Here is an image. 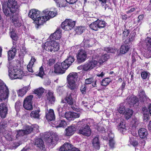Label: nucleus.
Here are the masks:
<instances>
[{
	"instance_id": "nucleus-7",
	"label": "nucleus",
	"mask_w": 151,
	"mask_h": 151,
	"mask_svg": "<svg viewBox=\"0 0 151 151\" xmlns=\"http://www.w3.org/2000/svg\"><path fill=\"white\" fill-rule=\"evenodd\" d=\"M144 45V48L148 52L145 53V56L147 58L151 57V37H148L146 38Z\"/></svg>"
},
{
	"instance_id": "nucleus-22",
	"label": "nucleus",
	"mask_w": 151,
	"mask_h": 151,
	"mask_svg": "<svg viewBox=\"0 0 151 151\" xmlns=\"http://www.w3.org/2000/svg\"><path fill=\"white\" fill-rule=\"evenodd\" d=\"M54 71L55 73L58 74H63L65 73V70L62 68L59 63H58L55 65Z\"/></svg>"
},
{
	"instance_id": "nucleus-58",
	"label": "nucleus",
	"mask_w": 151,
	"mask_h": 151,
	"mask_svg": "<svg viewBox=\"0 0 151 151\" xmlns=\"http://www.w3.org/2000/svg\"><path fill=\"white\" fill-rule=\"evenodd\" d=\"M21 106V104L19 101H17L15 104V109L17 111H19Z\"/></svg>"
},
{
	"instance_id": "nucleus-30",
	"label": "nucleus",
	"mask_w": 151,
	"mask_h": 151,
	"mask_svg": "<svg viewBox=\"0 0 151 151\" xmlns=\"http://www.w3.org/2000/svg\"><path fill=\"white\" fill-rule=\"evenodd\" d=\"M16 79H21L23 77L24 75L23 71L20 69H15Z\"/></svg>"
},
{
	"instance_id": "nucleus-60",
	"label": "nucleus",
	"mask_w": 151,
	"mask_h": 151,
	"mask_svg": "<svg viewBox=\"0 0 151 151\" xmlns=\"http://www.w3.org/2000/svg\"><path fill=\"white\" fill-rule=\"evenodd\" d=\"M104 50L107 52L113 53L115 51L114 49L111 47H106L104 48Z\"/></svg>"
},
{
	"instance_id": "nucleus-34",
	"label": "nucleus",
	"mask_w": 151,
	"mask_h": 151,
	"mask_svg": "<svg viewBox=\"0 0 151 151\" xmlns=\"http://www.w3.org/2000/svg\"><path fill=\"white\" fill-rule=\"evenodd\" d=\"M7 127V122L4 120L0 123V133H3L6 131L5 129Z\"/></svg>"
},
{
	"instance_id": "nucleus-13",
	"label": "nucleus",
	"mask_w": 151,
	"mask_h": 151,
	"mask_svg": "<svg viewBox=\"0 0 151 151\" xmlns=\"http://www.w3.org/2000/svg\"><path fill=\"white\" fill-rule=\"evenodd\" d=\"M65 116L67 119L70 121L73 120L75 118L79 117L80 114H79L74 112L69 111L68 112H66Z\"/></svg>"
},
{
	"instance_id": "nucleus-38",
	"label": "nucleus",
	"mask_w": 151,
	"mask_h": 151,
	"mask_svg": "<svg viewBox=\"0 0 151 151\" xmlns=\"http://www.w3.org/2000/svg\"><path fill=\"white\" fill-rule=\"evenodd\" d=\"M57 127H64L66 124V122L63 119H59L58 121H56Z\"/></svg>"
},
{
	"instance_id": "nucleus-36",
	"label": "nucleus",
	"mask_w": 151,
	"mask_h": 151,
	"mask_svg": "<svg viewBox=\"0 0 151 151\" xmlns=\"http://www.w3.org/2000/svg\"><path fill=\"white\" fill-rule=\"evenodd\" d=\"M15 69L12 68L9 70V75L12 80L16 79Z\"/></svg>"
},
{
	"instance_id": "nucleus-42",
	"label": "nucleus",
	"mask_w": 151,
	"mask_h": 151,
	"mask_svg": "<svg viewBox=\"0 0 151 151\" xmlns=\"http://www.w3.org/2000/svg\"><path fill=\"white\" fill-rule=\"evenodd\" d=\"M33 128L31 126L26 125L24 127L23 130L26 134L30 133L33 131Z\"/></svg>"
},
{
	"instance_id": "nucleus-63",
	"label": "nucleus",
	"mask_w": 151,
	"mask_h": 151,
	"mask_svg": "<svg viewBox=\"0 0 151 151\" xmlns=\"http://www.w3.org/2000/svg\"><path fill=\"white\" fill-rule=\"evenodd\" d=\"M109 145L111 148H113L114 147L115 145V142L113 139H109Z\"/></svg>"
},
{
	"instance_id": "nucleus-26",
	"label": "nucleus",
	"mask_w": 151,
	"mask_h": 151,
	"mask_svg": "<svg viewBox=\"0 0 151 151\" xmlns=\"http://www.w3.org/2000/svg\"><path fill=\"white\" fill-rule=\"evenodd\" d=\"M72 145L68 143H65L59 149L60 151H70L72 148Z\"/></svg>"
},
{
	"instance_id": "nucleus-1",
	"label": "nucleus",
	"mask_w": 151,
	"mask_h": 151,
	"mask_svg": "<svg viewBox=\"0 0 151 151\" xmlns=\"http://www.w3.org/2000/svg\"><path fill=\"white\" fill-rule=\"evenodd\" d=\"M3 11L4 14L7 17L14 16V14H17L19 11L17 2L15 0H8L7 2V6L9 9L7 8L6 6L2 4Z\"/></svg>"
},
{
	"instance_id": "nucleus-25",
	"label": "nucleus",
	"mask_w": 151,
	"mask_h": 151,
	"mask_svg": "<svg viewBox=\"0 0 151 151\" xmlns=\"http://www.w3.org/2000/svg\"><path fill=\"white\" fill-rule=\"evenodd\" d=\"M138 134L140 138L145 139L147 138L148 133L146 129L144 128H141L138 130Z\"/></svg>"
},
{
	"instance_id": "nucleus-62",
	"label": "nucleus",
	"mask_w": 151,
	"mask_h": 151,
	"mask_svg": "<svg viewBox=\"0 0 151 151\" xmlns=\"http://www.w3.org/2000/svg\"><path fill=\"white\" fill-rule=\"evenodd\" d=\"M145 112H143L144 120L145 122H147L150 119V116H149L150 113H148L147 114H145Z\"/></svg>"
},
{
	"instance_id": "nucleus-9",
	"label": "nucleus",
	"mask_w": 151,
	"mask_h": 151,
	"mask_svg": "<svg viewBox=\"0 0 151 151\" xmlns=\"http://www.w3.org/2000/svg\"><path fill=\"white\" fill-rule=\"evenodd\" d=\"M78 134L83 136L89 137L90 136L91 130L88 125H86L84 127H82L78 131Z\"/></svg>"
},
{
	"instance_id": "nucleus-48",
	"label": "nucleus",
	"mask_w": 151,
	"mask_h": 151,
	"mask_svg": "<svg viewBox=\"0 0 151 151\" xmlns=\"http://www.w3.org/2000/svg\"><path fill=\"white\" fill-rule=\"evenodd\" d=\"M85 28L83 26H79L77 27L75 31L78 34H81L85 31Z\"/></svg>"
},
{
	"instance_id": "nucleus-64",
	"label": "nucleus",
	"mask_w": 151,
	"mask_h": 151,
	"mask_svg": "<svg viewBox=\"0 0 151 151\" xmlns=\"http://www.w3.org/2000/svg\"><path fill=\"white\" fill-rule=\"evenodd\" d=\"M125 111V107L123 106H120L118 110L119 112L121 114L124 113Z\"/></svg>"
},
{
	"instance_id": "nucleus-18",
	"label": "nucleus",
	"mask_w": 151,
	"mask_h": 151,
	"mask_svg": "<svg viewBox=\"0 0 151 151\" xmlns=\"http://www.w3.org/2000/svg\"><path fill=\"white\" fill-rule=\"evenodd\" d=\"M138 96L140 101L141 102H146L148 101L150 99L145 94V91L142 90H140L139 91Z\"/></svg>"
},
{
	"instance_id": "nucleus-15",
	"label": "nucleus",
	"mask_w": 151,
	"mask_h": 151,
	"mask_svg": "<svg viewBox=\"0 0 151 151\" xmlns=\"http://www.w3.org/2000/svg\"><path fill=\"white\" fill-rule=\"evenodd\" d=\"M61 30L60 29H58L53 33L50 36L49 38L51 41L55 40L60 39L61 36Z\"/></svg>"
},
{
	"instance_id": "nucleus-45",
	"label": "nucleus",
	"mask_w": 151,
	"mask_h": 151,
	"mask_svg": "<svg viewBox=\"0 0 151 151\" xmlns=\"http://www.w3.org/2000/svg\"><path fill=\"white\" fill-rule=\"evenodd\" d=\"M45 90V89L43 88H40L35 90L34 92L35 93L37 94L39 96H40L44 92Z\"/></svg>"
},
{
	"instance_id": "nucleus-33",
	"label": "nucleus",
	"mask_w": 151,
	"mask_h": 151,
	"mask_svg": "<svg viewBox=\"0 0 151 151\" xmlns=\"http://www.w3.org/2000/svg\"><path fill=\"white\" fill-rule=\"evenodd\" d=\"M133 111L132 110L129 109H127L124 112V116L125 118L127 120L131 118L133 113Z\"/></svg>"
},
{
	"instance_id": "nucleus-8",
	"label": "nucleus",
	"mask_w": 151,
	"mask_h": 151,
	"mask_svg": "<svg viewBox=\"0 0 151 151\" xmlns=\"http://www.w3.org/2000/svg\"><path fill=\"white\" fill-rule=\"evenodd\" d=\"M33 98L32 95L28 96L24 100L23 102L24 108L28 110H31L32 109V100Z\"/></svg>"
},
{
	"instance_id": "nucleus-39",
	"label": "nucleus",
	"mask_w": 151,
	"mask_h": 151,
	"mask_svg": "<svg viewBox=\"0 0 151 151\" xmlns=\"http://www.w3.org/2000/svg\"><path fill=\"white\" fill-rule=\"evenodd\" d=\"M129 142L130 145L134 147H136L138 145V142L137 140L134 137H129Z\"/></svg>"
},
{
	"instance_id": "nucleus-55",
	"label": "nucleus",
	"mask_w": 151,
	"mask_h": 151,
	"mask_svg": "<svg viewBox=\"0 0 151 151\" xmlns=\"http://www.w3.org/2000/svg\"><path fill=\"white\" fill-rule=\"evenodd\" d=\"M103 1H100L101 2V4L102 7L105 10L106 8L109 7V2L107 1L106 0H104Z\"/></svg>"
},
{
	"instance_id": "nucleus-19",
	"label": "nucleus",
	"mask_w": 151,
	"mask_h": 151,
	"mask_svg": "<svg viewBox=\"0 0 151 151\" xmlns=\"http://www.w3.org/2000/svg\"><path fill=\"white\" fill-rule=\"evenodd\" d=\"M40 15V12L35 9H31L29 12L28 16L35 20Z\"/></svg>"
},
{
	"instance_id": "nucleus-21",
	"label": "nucleus",
	"mask_w": 151,
	"mask_h": 151,
	"mask_svg": "<svg viewBox=\"0 0 151 151\" xmlns=\"http://www.w3.org/2000/svg\"><path fill=\"white\" fill-rule=\"evenodd\" d=\"M76 129V127L75 126H71L68 127L65 129V135L67 136L72 135L74 133Z\"/></svg>"
},
{
	"instance_id": "nucleus-51",
	"label": "nucleus",
	"mask_w": 151,
	"mask_h": 151,
	"mask_svg": "<svg viewBox=\"0 0 151 151\" xmlns=\"http://www.w3.org/2000/svg\"><path fill=\"white\" fill-rule=\"evenodd\" d=\"M10 37L13 40L17 41L18 40V37L15 31H12L10 33Z\"/></svg>"
},
{
	"instance_id": "nucleus-31",
	"label": "nucleus",
	"mask_w": 151,
	"mask_h": 151,
	"mask_svg": "<svg viewBox=\"0 0 151 151\" xmlns=\"http://www.w3.org/2000/svg\"><path fill=\"white\" fill-rule=\"evenodd\" d=\"M11 19L15 27H19L21 26V23L19 22L17 17L12 16L11 17Z\"/></svg>"
},
{
	"instance_id": "nucleus-47",
	"label": "nucleus",
	"mask_w": 151,
	"mask_h": 151,
	"mask_svg": "<svg viewBox=\"0 0 151 151\" xmlns=\"http://www.w3.org/2000/svg\"><path fill=\"white\" fill-rule=\"evenodd\" d=\"M89 27L91 29L96 31L98 30L99 29L96 20L91 23L89 25Z\"/></svg>"
},
{
	"instance_id": "nucleus-50",
	"label": "nucleus",
	"mask_w": 151,
	"mask_h": 151,
	"mask_svg": "<svg viewBox=\"0 0 151 151\" xmlns=\"http://www.w3.org/2000/svg\"><path fill=\"white\" fill-rule=\"evenodd\" d=\"M35 74L36 76H39L41 78L45 75L44 69L42 66H41L40 68L39 72H36Z\"/></svg>"
},
{
	"instance_id": "nucleus-10",
	"label": "nucleus",
	"mask_w": 151,
	"mask_h": 151,
	"mask_svg": "<svg viewBox=\"0 0 151 151\" xmlns=\"http://www.w3.org/2000/svg\"><path fill=\"white\" fill-rule=\"evenodd\" d=\"M78 62L81 63L84 62L87 57V54L86 51L83 50L81 49L78 50L77 56Z\"/></svg>"
},
{
	"instance_id": "nucleus-16",
	"label": "nucleus",
	"mask_w": 151,
	"mask_h": 151,
	"mask_svg": "<svg viewBox=\"0 0 151 151\" xmlns=\"http://www.w3.org/2000/svg\"><path fill=\"white\" fill-rule=\"evenodd\" d=\"M45 113L46 118L48 121H52L55 119V117L53 110L50 109L48 110L47 109L45 110Z\"/></svg>"
},
{
	"instance_id": "nucleus-41",
	"label": "nucleus",
	"mask_w": 151,
	"mask_h": 151,
	"mask_svg": "<svg viewBox=\"0 0 151 151\" xmlns=\"http://www.w3.org/2000/svg\"><path fill=\"white\" fill-rule=\"evenodd\" d=\"M111 82V80L109 78H106L103 79L101 82V85L103 86H106Z\"/></svg>"
},
{
	"instance_id": "nucleus-3",
	"label": "nucleus",
	"mask_w": 151,
	"mask_h": 151,
	"mask_svg": "<svg viewBox=\"0 0 151 151\" xmlns=\"http://www.w3.org/2000/svg\"><path fill=\"white\" fill-rule=\"evenodd\" d=\"M9 94V90L6 84L0 79V101H7V98Z\"/></svg>"
},
{
	"instance_id": "nucleus-17",
	"label": "nucleus",
	"mask_w": 151,
	"mask_h": 151,
	"mask_svg": "<svg viewBox=\"0 0 151 151\" xmlns=\"http://www.w3.org/2000/svg\"><path fill=\"white\" fill-rule=\"evenodd\" d=\"M47 20V19L45 17V16L40 17L39 15L34 21L37 25V27L38 28L39 26L42 25Z\"/></svg>"
},
{
	"instance_id": "nucleus-28",
	"label": "nucleus",
	"mask_w": 151,
	"mask_h": 151,
	"mask_svg": "<svg viewBox=\"0 0 151 151\" xmlns=\"http://www.w3.org/2000/svg\"><path fill=\"white\" fill-rule=\"evenodd\" d=\"M35 145L41 149L43 150L44 148L45 147L43 142L40 138H38L35 139Z\"/></svg>"
},
{
	"instance_id": "nucleus-32",
	"label": "nucleus",
	"mask_w": 151,
	"mask_h": 151,
	"mask_svg": "<svg viewBox=\"0 0 151 151\" xmlns=\"http://www.w3.org/2000/svg\"><path fill=\"white\" fill-rule=\"evenodd\" d=\"M130 48L129 45H123L121 46L120 52L122 54H125L128 52Z\"/></svg>"
},
{
	"instance_id": "nucleus-57",
	"label": "nucleus",
	"mask_w": 151,
	"mask_h": 151,
	"mask_svg": "<svg viewBox=\"0 0 151 151\" xmlns=\"http://www.w3.org/2000/svg\"><path fill=\"white\" fill-rule=\"evenodd\" d=\"M89 41L87 40L84 39L81 43V45H83L84 48L89 47L90 46V44L89 43Z\"/></svg>"
},
{
	"instance_id": "nucleus-14",
	"label": "nucleus",
	"mask_w": 151,
	"mask_h": 151,
	"mask_svg": "<svg viewBox=\"0 0 151 151\" xmlns=\"http://www.w3.org/2000/svg\"><path fill=\"white\" fill-rule=\"evenodd\" d=\"M45 99L49 103L54 104L55 101V99L53 95V92L50 90H49L45 96Z\"/></svg>"
},
{
	"instance_id": "nucleus-59",
	"label": "nucleus",
	"mask_w": 151,
	"mask_h": 151,
	"mask_svg": "<svg viewBox=\"0 0 151 151\" xmlns=\"http://www.w3.org/2000/svg\"><path fill=\"white\" fill-rule=\"evenodd\" d=\"M130 31L128 29H125L123 33L122 38L123 39H125V38L127 37L129 34V33Z\"/></svg>"
},
{
	"instance_id": "nucleus-23",
	"label": "nucleus",
	"mask_w": 151,
	"mask_h": 151,
	"mask_svg": "<svg viewBox=\"0 0 151 151\" xmlns=\"http://www.w3.org/2000/svg\"><path fill=\"white\" fill-rule=\"evenodd\" d=\"M92 144L93 147L96 150H99L100 148V142L99 137H95L93 139Z\"/></svg>"
},
{
	"instance_id": "nucleus-56",
	"label": "nucleus",
	"mask_w": 151,
	"mask_h": 151,
	"mask_svg": "<svg viewBox=\"0 0 151 151\" xmlns=\"http://www.w3.org/2000/svg\"><path fill=\"white\" fill-rule=\"evenodd\" d=\"M148 109H149V111L146 107H144L142 108V111L143 112H146L145 114H147L148 113H150L151 116V104H150Z\"/></svg>"
},
{
	"instance_id": "nucleus-53",
	"label": "nucleus",
	"mask_w": 151,
	"mask_h": 151,
	"mask_svg": "<svg viewBox=\"0 0 151 151\" xmlns=\"http://www.w3.org/2000/svg\"><path fill=\"white\" fill-rule=\"evenodd\" d=\"M75 59L74 57L71 55L69 56L68 58L65 60L66 62H67L68 63H69L70 65L74 61Z\"/></svg>"
},
{
	"instance_id": "nucleus-37",
	"label": "nucleus",
	"mask_w": 151,
	"mask_h": 151,
	"mask_svg": "<svg viewBox=\"0 0 151 151\" xmlns=\"http://www.w3.org/2000/svg\"><path fill=\"white\" fill-rule=\"evenodd\" d=\"M109 58V56L107 54H104L99 59L98 62L100 64H102Z\"/></svg>"
},
{
	"instance_id": "nucleus-29",
	"label": "nucleus",
	"mask_w": 151,
	"mask_h": 151,
	"mask_svg": "<svg viewBox=\"0 0 151 151\" xmlns=\"http://www.w3.org/2000/svg\"><path fill=\"white\" fill-rule=\"evenodd\" d=\"M16 52V49L12 48L8 52V59L11 60L14 58Z\"/></svg>"
},
{
	"instance_id": "nucleus-44",
	"label": "nucleus",
	"mask_w": 151,
	"mask_h": 151,
	"mask_svg": "<svg viewBox=\"0 0 151 151\" xmlns=\"http://www.w3.org/2000/svg\"><path fill=\"white\" fill-rule=\"evenodd\" d=\"M97 24L98 26L99 29L104 28L106 25V23L104 21L97 19L96 20Z\"/></svg>"
},
{
	"instance_id": "nucleus-35",
	"label": "nucleus",
	"mask_w": 151,
	"mask_h": 151,
	"mask_svg": "<svg viewBox=\"0 0 151 151\" xmlns=\"http://www.w3.org/2000/svg\"><path fill=\"white\" fill-rule=\"evenodd\" d=\"M73 95L72 94H70L68 95L65 98V100L70 105L73 104L74 103V101L73 98L72 96Z\"/></svg>"
},
{
	"instance_id": "nucleus-4",
	"label": "nucleus",
	"mask_w": 151,
	"mask_h": 151,
	"mask_svg": "<svg viewBox=\"0 0 151 151\" xmlns=\"http://www.w3.org/2000/svg\"><path fill=\"white\" fill-rule=\"evenodd\" d=\"M44 48L47 51L55 52L59 50L60 46L58 42L53 40L50 41L46 42L45 44Z\"/></svg>"
},
{
	"instance_id": "nucleus-43",
	"label": "nucleus",
	"mask_w": 151,
	"mask_h": 151,
	"mask_svg": "<svg viewBox=\"0 0 151 151\" xmlns=\"http://www.w3.org/2000/svg\"><path fill=\"white\" fill-rule=\"evenodd\" d=\"M7 131L2 133L4 135V137L7 140L9 141H12L14 139V137L9 133H7Z\"/></svg>"
},
{
	"instance_id": "nucleus-54",
	"label": "nucleus",
	"mask_w": 151,
	"mask_h": 151,
	"mask_svg": "<svg viewBox=\"0 0 151 151\" xmlns=\"http://www.w3.org/2000/svg\"><path fill=\"white\" fill-rule=\"evenodd\" d=\"M22 143L20 141L13 142L12 145V149H15L21 145Z\"/></svg>"
},
{
	"instance_id": "nucleus-24",
	"label": "nucleus",
	"mask_w": 151,
	"mask_h": 151,
	"mask_svg": "<svg viewBox=\"0 0 151 151\" xmlns=\"http://www.w3.org/2000/svg\"><path fill=\"white\" fill-rule=\"evenodd\" d=\"M138 99L135 96H131L128 99V102L131 106H134L135 105L138 104Z\"/></svg>"
},
{
	"instance_id": "nucleus-27",
	"label": "nucleus",
	"mask_w": 151,
	"mask_h": 151,
	"mask_svg": "<svg viewBox=\"0 0 151 151\" xmlns=\"http://www.w3.org/2000/svg\"><path fill=\"white\" fill-rule=\"evenodd\" d=\"M30 89V85L23 87L21 89H19L18 92V96H23Z\"/></svg>"
},
{
	"instance_id": "nucleus-61",
	"label": "nucleus",
	"mask_w": 151,
	"mask_h": 151,
	"mask_svg": "<svg viewBox=\"0 0 151 151\" xmlns=\"http://www.w3.org/2000/svg\"><path fill=\"white\" fill-rule=\"evenodd\" d=\"M62 106L63 105H59L57 109L60 115H61V114L63 111V108Z\"/></svg>"
},
{
	"instance_id": "nucleus-12",
	"label": "nucleus",
	"mask_w": 151,
	"mask_h": 151,
	"mask_svg": "<svg viewBox=\"0 0 151 151\" xmlns=\"http://www.w3.org/2000/svg\"><path fill=\"white\" fill-rule=\"evenodd\" d=\"M8 109L7 105L6 103L0 104V116L2 118L6 117L7 114Z\"/></svg>"
},
{
	"instance_id": "nucleus-49",
	"label": "nucleus",
	"mask_w": 151,
	"mask_h": 151,
	"mask_svg": "<svg viewBox=\"0 0 151 151\" xmlns=\"http://www.w3.org/2000/svg\"><path fill=\"white\" fill-rule=\"evenodd\" d=\"M39 112L38 110L32 111L30 113V116L32 118H38L40 116L39 114Z\"/></svg>"
},
{
	"instance_id": "nucleus-2",
	"label": "nucleus",
	"mask_w": 151,
	"mask_h": 151,
	"mask_svg": "<svg viewBox=\"0 0 151 151\" xmlns=\"http://www.w3.org/2000/svg\"><path fill=\"white\" fill-rule=\"evenodd\" d=\"M78 78V73H70L67 77L68 83V87L71 90H74L77 88L76 84Z\"/></svg>"
},
{
	"instance_id": "nucleus-20",
	"label": "nucleus",
	"mask_w": 151,
	"mask_h": 151,
	"mask_svg": "<svg viewBox=\"0 0 151 151\" xmlns=\"http://www.w3.org/2000/svg\"><path fill=\"white\" fill-rule=\"evenodd\" d=\"M43 12L45 17H46L47 19V20L51 18L54 17L57 14L56 12L50 11L48 9L45 10Z\"/></svg>"
},
{
	"instance_id": "nucleus-46",
	"label": "nucleus",
	"mask_w": 151,
	"mask_h": 151,
	"mask_svg": "<svg viewBox=\"0 0 151 151\" xmlns=\"http://www.w3.org/2000/svg\"><path fill=\"white\" fill-rule=\"evenodd\" d=\"M125 124L122 122H121L117 127V129L120 132H123L126 130Z\"/></svg>"
},
{
	"instance_id": "nucleus-40",
	"label": "nucleus",
	"mask_w": 151,
	"mask_h": 151,
	"mask_svg": "<svg viewBox=\"0 0 151 151\" xmlns=\"http://www.w3.org/2000/svg\"><path fill=\"white\" fill-rule=\"evenodd\" d=\"M17 134H16V138L19 139V137H22L25 135H27L25 131L23 129H19L16 131Z\"/></svg>"
},
{
	"instance_id": "nucleus-5",
	"label": "nucleus",
	"mask_w": 151,
	"mask_h": 151,
	"mask_svg": "<svg viewBox=\"0 0 151 151\" xmlns=\"http://www.w3.org/2000/svg\"><path fill=\"white\" fill-rule=\"evenodd\" d=\"M45 140L50 144L55 145L57 141L59 139L58 135L56 133L51 134L50 133L45 134L44 135Z\"/></svg>"
},
{
	"instance_id": "nucleus-6",
	"label": "nucleus",
	"mask_w": 151,
	"mask_h": 151,
	"mask_svg": "<svg viewBox=\"0 0 151 151\" xmlns=\"http://www.w3.org/2000/svg\"><path fill=\"white\" fill-rule=\"evenodd\" d=\"M75 22L70 19H66L61 24V28L65 31L71 30L74 27Z\"/></svg>"
},
{
	"instance_id": "nucleus-52",
	"label": "nucleus",
	"mask_w": 151,
	"mask_h": 151,
	"mask_svg": "<svg viewBox=\"0 0 151 151\" xmlns=\"http://www.w3.org/2000/svg\"><path fill=\"white\" fill-rule=\"evenodd\" d=\"M60 64L62 68L64 69L65 71L70 65L69 63H68L65 60L61 63H60Z\"/></svg>"
},
{
	"instance_id": "nucleus-11",
	"label": "nucleus",
	"mask_w": 151,
	"mask_h": 151,
	"mask_svg": "<svg viewBox=\"0 0 151 151\" xmlns=\"http://www.w3.org/2000/svg\"><path fill=\"white\" fill-rule=\"evenodd\" d=\"M97 63V60H95L88 61L84 65V71H87L92 69L96 66Z\"/></svg>"
}]
</instances>
